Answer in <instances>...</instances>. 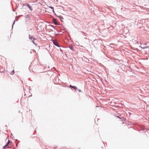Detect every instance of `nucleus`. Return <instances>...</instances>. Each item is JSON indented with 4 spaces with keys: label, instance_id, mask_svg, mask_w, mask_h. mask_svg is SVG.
<instances>
[{
    "label": "nucleus",
    "instance_id": "6",
    "mask_svg": "<svg viewBox=\"0 0 149 149\" xmlns=\"http://www.w3.org/2000/svg\"><path fill=\"white\" fill-rule=\"evenodd\" d=\"M53 21L54 22V24H57V22H55V21H56V19H53Z\"/></svg>",
    "mask_w": 149,
    "mask_h": 149
},
{
    "label": "nucleus",
    "instance_id": "8",
    "mask_svg": "<svg viewBox=\"0 0 149 149\" xmlns=\"http://www.w3.org/2000/svg\"><path fill=\"white\" fill-rule=\"evenodd\" d=\"M73 88L75 90L77 89V87L75 86H74L73 87Z\"/></svg>",
    "mask_w": 149,
    "mask_h": 149
},
{
    "label": "nucleus",
    "instance_id": "13",
    "mask_svg": "<svg viewBox=\"0 0 149 149\" xmlns=\"http://www.w3.org/2000/svg\"><path fill=\"white\" fill-rule=\"evenodd\" d=\"M80 47H83V46H81Z\"/></svg>",
    "mask_w": 149,
    "mask_h": 149
},
{
    "label": "nucleus",
    "instance_id": "5",
    "mask_svg": "<svg viewBox=\"0 0 149 149\" xmlns=\"http://www.w3.org/2000/svg\"><path fill=\"white\" fill-rule=\"evenodd\" d=\"M29 39H33V40H34V39H33V36H29Z\"/></svg>",
    "mask_w": 149,
    "mask_h": 149
},
{
    "label": "nucleus",
    "instance_id": "1",
    "mask_svg": "<svg viewBox=\"0 0 149 149\" xmlns=\"http://www.w3.org/2000/svg\"><path fill=\"white\" fill-rule=\"evenodd\" d=\"M10 141L9 140H8V141L7 143V144L5 146H4L3 147V148H10V147H9L8 146L9 144L10 143Z\"/></svg>",
    "mask_w": 149,
    "mask_h": 149
},
{
    "label": "nucleus",
    "instance_id": "12",
    "mask_svg": "<svg viewBox=\"0 0 149 149\" xmlns=\"http://www.w3.org/2000/svg\"><path fill=\"white\" fill-rule=\"evenodd\" d=\"M78 91L79 92H81V91L80 90V89H78Z\"/></svg>",
    "mask_w": 149,
    "mask_h": 149
},
{
    "label": "nucleus",
    "instance_id": "7",
    "mask_svg": "<svg viewBox=\"0 0 149 149\" xmlns=\"http://www.w3.org/2000/svg\"><path fill=\"white\" fill-rule=\"evenodd\" d=\"M49 7L50 8L52 9H53L52 11L53 12H54V9L53 7Z\"/></svg>",
    "mask_w": 149,
    "mask_h": 149
},
{
    "label": "nucleus",
    "instance_id": "10",
    "mask_svg": "<svg viewBox=\"0 0 149 149\" xmlns=\"http://www.w3.org/2000/svg\"><path fill=\"white\" fill-rule=\"evenodd\" d=\"M32 42L34 44H35L36 45H37V44L35 43V42L33 41H33H32Z\"/></svg>",
    "mask_w": 149,
    "mask_h": 149
},
{
    "label": "nucleus",
    "instance_id": "9",
    "mask_svg": "<svg viewBox=\"0 0 149 149\" xmlns=\"http://www.w3.org/2000/svg\"><path fill=\"white\" fill-rule=\"evenodd\" d=\"M14 70H13L11 72V74H14Z\"/></svg>",
    "mask_w": 149,
    "mask_h": 149
},
{
    "label": "nucleus",
    "instance_id": "4",
    "mask_svg": "<svg viewBox=\"0 0 149 149\" xmlns=\"http://www.w3.org/2000/svg\"><path fill=\"white\" fill-rule=\"evenodd\" d=\"M69 48L72 50H73V46L72 45H69Z\"/></svg>",
    "mask_w": 149,
    "mask_h": 149
},
{
    "label": "nucleus",
    "instance_id": "2",
    "mask_svg": "<svg viewBox=\"0 0 149 149\" xmlns=\"http://www.w3.org/2000/svg\"><path fill=\"white\" fill-rule=\"evenodd\" d=\"M26 6H27V7H28L29 8V9L31 10V11H32V8L31 7L29 4H28V3H27L26 4Z\"/></svg>",
    "mask_w": 149,
    "mask_h": 149
},
{
    "label": "nucleus",
    "instance_id": "11",
    "mask_svg": "<svg viewBox=\"0 0 149 149\" xmlns=\"http://www.w3.org/2000/svg\"><path fill=\"white\" fill-rule=\"evenodd\" d=\"M70 87H71V88H73V87L74 86H72V85H70Z\"/></svg>",
    "mask_w": 149,
    "mask_h": 149
},
{
    "label": "nucleus",
    "instance_id": "3",
    "mask_svg": "<svg viewBox=\"0 0 149 149\" xmlns=\"http://www.w3.org/2000/svg\"><path fill=\"white\" fill-rule=\"evenodd\" d=\"M53 43L56 46H57L59 47V46L58 44L56 41L54 40L53 41Z\"/></svg>",
    "mask_w": 149,
    "mask_h": 149
}]
</instances>
